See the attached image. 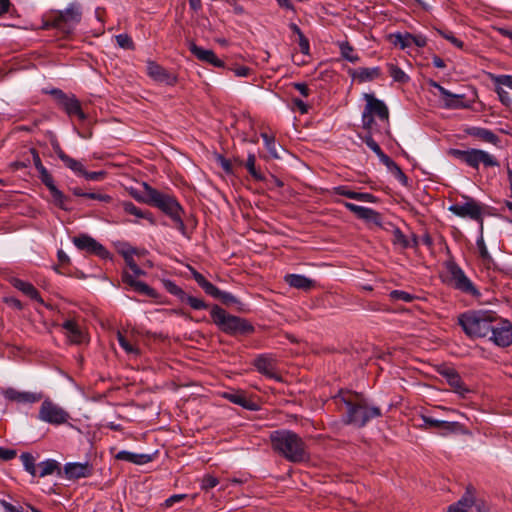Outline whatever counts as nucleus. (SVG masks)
<instances>
[{"instance_id": "obj_63", "label": "nucleus", "mask_w": 512, "mask_h": 512, "mask_svg": "<svg viewBox=\"0 0 512 512\" xmlns=\"http://www.w3.org/2000/svg\"><path fill=\"white\" fill-rule=\"evenodd\" d=\"M30 152L32 155L33 164H34L35 168L37 169V171L40 172V171L46 169L42 164L39 153L35 149H31Z\"/></svg>"}, {"instance_id": "obj_52", "label": "nucleus", "mask_w": 512, "mask_h": 512, "mask_svg": "<svg viewBox=\"0 0 512 512\" xmlns=\"http://www.w3.org/2000/svg\"><path fill=\"white\" fill-rule=\"evenodd\" d=\"M181 301L186 302L195 310H202V309H206L208 307L207 304L203 300L193 297V296H190L188 294H185Z\"/></svg>"}, {"instance_id": "obj_44", "label": "nucleus", "mask_w": 512, "mask_h": 512, "mask_svg": "<svg viewBox=\"0 0 512 512\" xmlns=\"http://www.w3.org/2000/svg\"><path fill=\"white\" fill-rule=\"evenodd\" d=\"M211 297L219 299L225 305L238 304V299L229 292L221 291L217 288L216 292L209 294Z\"/></svg>"}, {"instance_id": "obj_31", "label": "nucleus", "mask_w": 512, "mask_h": 512, "mask_svg": "<svg viewBox=\"0 0 512 512\" xmlns=\"http://www.w3.org/2000/svg\"><path fill=\"white\" fill-rule=\"evenodd\" d=\"M69 116H77L79 120H86L87 116L81 109L79 100L74 96H69L61 105Z\"/></svg>"}, {"instance_id": "obj_11", "label": "nucleus", "mask_w": 512, "mask_h": 512, "mask_svg": "<svg viewBox=\"0 0 512 512\" xmlns=\"http://www.w3.org/2000/svg\"><path fill=\"white\" fill-rule=\"evenodd\" d=\"M472 507H475L477 512H489L486 503L477 496L475 488L468 485L463 496L450 505L447 512H469Z\"/></svg>"}, {"instance_id": "obj_33", "label": "nucleus", "mask_w": 512, "mask_h": 512, "mask_svg": "<svg viewBox=\"0 0 512 512\" xmlns=\"http://www.w3.org/2000/svg\"><path fill=\"white\" fill-rule=\"evenodd\" d=\"M14 287L23 292L25 295L29 296L31 299L43 304L44 301L41 298L37 289L29 282H25L20 279H16L14 281Z\"/></svg>"}, {"instance_id": "obj_39", "label": "nucleus", "mask_w": 512, "mask_h": 512, "mask_svg": "<svg viewBox=\"0 0 512 512\" xmlns=\"http://www.w3.org/2000/svg\"><path fill=\"white\" fill-rule=\"evenodd\" d=\"M464 95L453 94L450 92V96L443 99V105L448 109H460L466 107L463 102Z\"/></svg>"}, {"instance_id": "obj_6", "label": "nucleus", "mask_w": 512, "mask_h": 512, "mask_svg": "<svg viewBox=\"0 0 512 512\" xmlns=\"http://www.w3.org/2000/svg\"><path fill=\"white\" fill-rule=\"evenodd\" d=\"M448 155L465 163L467 166L478 170L482 164L485 168L499 167L500 163L495 155L477 148L461 150L452 148L448 151Z\"/></svg>"}, {"instance_id": "obj_8", "label": "nucleus", "mask_w": 512, "mask_h": 512, "mask_svg": "<svg viewBox=\"0 0 512 512\" xmlns=\"http://www.w3.org/2000/svg\"><path fill=\"white\" fill-rule=\"evenodd\" d=\"M37 419L52 426H61L69 423V412L50 398H45L38 411Z\"/></svg>"}, {"instance_id": "obj_27", "label": "nucleus", "mask_w": 512, "mask_h": 512, "mask_svg": "<svg viewBox=\"0 0 512 512\" xmlns=\"http://www.w3.org/2000/svg\"><path fill=\"white\" fill-rule=\"evenodd\" d=\"M62 471L63 470L58 461L55 459H46L37 464L36 477L43 478L53 474L58 477H62Z\"/></svg>"}, {"instance_id": "obj_4", "label": "nucleus", "mask_w": 512, "mask_h": 512, "mask_svg": "<svg viewBox=\"0 0 512 512\" xmlns=\"http://www.w3.org/2000/svg\"><path fill=\"white\" fill-rule=\"evenodd\" d=\"M496 322V313L488 310H470L458 316V324L471 338L486 337Z\"/></svg>"}, {"instance_id": "obj_19", "label": "nucleus", "mask_w": 512, "mask_h": 512, "mask_svg": "<svg viewBox=\"0 0 512 512\" xmlns=\"http://www.w3.org/2000/svg\"><path fill=\"white\" fill-rule=\"evenodd\" d=\"M146 71L150 78L159 83L173 86L177 82V78L172 73L168 72L164 67L160 66L154 61L148 60L146 64Z\"/></svg>"}, {"instance_id": "obj_16", "label": "nucleus", "mask_w": 512, "mask_h": 512, "mask_svg": "<svg viewBox=\"0 0 512 512\" xmlns=\"http://www.w3.org/2000/svg\"><path fill=\"white\" fill-rule=\"evenodd\" d=\"M437 372L453 388L454 392L459 394L461 397H465L466 394L470 392V389L466 387L459 373L454 368L448 366H440L437 369Z\"/></svg>"}, {"instance_id": "obj_2", "label": "nucleus", "mask_w": 512, "mask_h": 512, "mask_svg": "<svg viewBox=\"0 0 512 512\" xmlns=\"http://www.w3.org/2000/svg\"><path fill=\"white\" fill-rule=\"evenodd\" d=\"M270 439L273 450L290 462H303L309 457L304 441L292 431H273Z\"/></svg>"}, {"instance_id": "obj_46", "label": "nucleus", "mask_w": 512, "mask_h": 512, "mask_svg": "<svg viewBox=\"0 0 512 512\" xmlns=\"http://www.w3.org/2000/svg\"><path fill=\"white\" fill-rule=\"evenodd\" d=\"M196 497V494H192V495H189V494H186V493H183V494H174L170 497H168L162 504L161 506L163 508H170L172 507L174 504L184 500V499H187V498H190L191 500H194V498Z\"/></svg>"}, {"instance_id": "obj_49", "label": "nucleus", "mask_w": 512, "mask_h": 512, "mask_svg": "<svg viewBox=\"0 0 512 512\" xmlns=\"http://www.w3.org/2000/svg\"><path fill=\"white\" fill-rule=\"evenodd\" d=\"M165 289L172 295L178 297L181 301L184 295L186 294L175 282L171 280L163 281Z\"/></svg>"}, {"instance_id": "obj_32", "label": "nucleus", "mask_w": 512, "mask_h": 512, "mask_svg": "<svg viewBox=\"0 0 512 512\" xmlns=\"http://www.w3.org/2000/svg\"><path fill=\"white\" fill-rule=\"evenodd\" d=\"M54 151L58 158L64 163V165L71 169L74 173L82 174L84 167L81 162L67 155L59 145L54 146Z\"/></svg>"}, {"instance_id": "obj_50", "label": "nucleus", "mask_w": 512, "mask_h": 512, "mask_svg": "<svg viewBox=\"0 0 512 512\" xmlns=\"http://www.w3.org/2000/svg\"><path fill=\"white\" fill-rule=\"evenodd\" d=\"M132 289L140 294H143V295H146L149 297L154 298L157 296L156 291L142 281H137L136 283H134V286L132 287Z\"/></svg>"}, {"instance_id": "obj_62", "label": "nucleus", "mask_w": 512, "mask_h": 512, "mask_svg": "<svg viewBox=\"0 0 512 512\" xmlns=\"http://www.w3.org/2000/svg\"><path fill=\"white\" fill-rule=\"evenodd\" d=\"M355 200L361 202L373 203L376 202V197L370 193L356 192Z\"/></svg>"}, {"instance_id": "obj_55", "label": "nucleus", "mask_w": 512, "mask_h": 512, "mask_svg": "<svg viewBox=\"0 0 512 512\" xmlns=\"http://www.w3.org/2000/svg\"><path fill=\"white\" fill-rule=\"evenodd\" d=\"M332 193L336 194V195L344 196V197H347V198L353 199V200H355V195H356V192L351 190L346 185L334 187L332 189Z\"/></svg>"}, {"instance_id": "obj_42", "label": "nucleus", "mask_w": 512, "mask_h": 512, "mask_svg": "<svg viewBox=\"0 0 512 512\" xmlns=\"http://www.w3.org/2000/svg\"><path fill=\"white\" fill-rule=\"evenodd\" d=\"M245 167L248 170V172L250 173V175L255 180H257V181L264 180L263 174L256 169V157H255V154H253V153H249L248 154V157H247V160H246V163H245Z\"/></svg>"}, {"instance_id": "obj_29", "label": "nucleus", "mask_w": 512, "mask_h": 512, "mask_svg": "<svg viewBox=\"0 0 512 512\" xmlns=\"http://www.w3.org/2000/svg\"><path fill=\"white\" fill-rule=\"evenodd\" d=\"M115 457L117 460L126 461L136 465H143L152 461L151 454L135 453L125 450L119 451Z\"/></svg>"}, {"instance_id": "obj_43", "label": "nucleus", "mask_w": 512, "mask_h": 512, "mask_svg": "<svg viewBox=\"0 0 512 512\" xmlns=\"http://www.w3.org/2000/svg\"><path fill=\"white\" fill-rule=\"evenodd\" d=\"M388 72L394 81L400 83H406L409 80L408 75L398 66L393 63L387 64Z\"/></svg>"}, {"instance_id": "obj_57", "label": "nucleus", "mask_w": 512, "mask_h": 512, "mask_svg": "<svg viewBox=\"0 0 512 512\" xmlns=\"http://www.w3.org/2000/svg\"><path fill=\"white\" fill-rule=\"evenodd\" d=\"M492 81L495 85H504L512 90V75H493Z\"/></svg>"}, {"instance_id": "obj_35", "label": "nucleus", "mask_w": 512, "mask_h": 512, "mask_svg": "<svg viewBox=\"0 0 512 512\" xmlns=\"http://www.w3.org/2000/svg\"><path fill=\"white\" fill-rule=\"evenodd\" d=\"M391 43L400 49H406L412 45V34L411 33H393L389 35Z\"/></svg>"}, {"instance_id": "obj_47", "label": "nucleus", "mask_w": 512, "mask_h": 512, "mask_svg": "<svg viewBox=\"0 0 512 512\" xmlns=\"http://www.w3.org/2000/svg\"><path fill=\"white\" fill-rule=\"evenodd\" d=\"M261 137L264 141V145L268 150L269 154L274 158H279L275 138L273 136L268 135L267 133H261Z\"/></svg>"}, {"instance_id": "obj_12", "label": "nucleus", "mask_w": 512, "mask_h": 512, "mask_svg": "<svg viewBox=\"0 0 512 512\" xmlns=\"http://www.w3.org/2000/svg\"><path fill=\"white\" fill-rule=\"evenodd\" d=\"M466 202L456 203L449 207L454 215L461 218H469L475 221H482V206L477 203L474 199L465 197Z\"/></svg>"}, {"instance_id": "obj_36", "label": "nucleus", "mask_w": 512, "mask_h": 512, "mask_svg": "<svg viewBox=\"0 0 512 512\" xmlns=\"http://www.w3.org/2000/svg\"><path fill=\"white\" fill-rule=\"evenodd\" d=\"M372 133L367 131V134L362 137V140L365 142V144L378 156L379 160L383 163L389 156H387L378 143L372 138Z\"/></svg>"}, {"instance_id": "obj_10", "label": "nucleus", "mask_w": 512, "mask_h": 512, "mask_svg": "<svg viewBox=\"0 0 512 512\" xmlns=\"http://www.w3.org/2000/svg\"><path fill=\"white\" fill-rule=\"evenodd\" d=\"M446 270L449 274L448 283L455 289L472 295L479 296L480 292L474 286L472 281L465 275L463 269L454 261H447L445 263Z\"/></svg>"}, {"instance_id": "obj_51", "label": "nucleus", "mask_w": 512, "mask_h": 512, "mask_svg": "<svg viewBox=\"0 0 512 512\" xmlns=\"http://www.w3.org/2000/svg\"><path fill=\"white\" fill-rule=\"evenodd\" d=\"M390 298L394 301H403L406 303L412 302L415 296L402 290H393L389 294Z\"/></svg>"}, {"instance_id": "obj_34", "label": "nucleus", "mask_w": 512, "mask_h": 512, "mask_svg": "<svg viewBox=\"0 0 512 512\" xmlns=\"http://www.w3.org/2000/svg\"><path fill=\"white\" fill-rule=\"evenodd\" d=\"M383 164L388 168V170L403 186L408 185V177L405 175V173L402 171V169L396 162H394L390 157H388L387 160L383 162Z\"/></svg>"}, {"instance_id": "obj_37", "label": "nucleus", "mask_w": 512, "mask_h": 512, "mask_svg": "<svg viewBox=\"0 0 512 512\" xmlns=\"http://www.w3.org/2000/svg\"><path fill=\"white\" fill-rule=\"evenodd\" d=\"M338 47L340 49L341 56L351 62L357 63L360 60V57L354 53V48L347 41H342L338 43Z\"/></svg>"}, {"instance_id": "obj_58", "label": "nucleus", "mask_w": 512, "mask_h": 512, "mask_svg": "<svg viewBox=\"0 0 512 512\" xmlns=\"http://www.w3.org/2000/svg\"><path fill=\"white\" fill-rule=\"evenodd\" d=\"M81 175L83 177H85L86 180H89V181H100V180L104 179V177L106 176V172L105 171L88 172L84 169V172H82Z\"/></svg>"}, {"instance_id": "obj_5", "label": "nucleus", "mask_w": 512, "mask_h": 512, "mask_svg": "<svg viewBox=\"0 0 512 512\" xmlns=\"http://www.w3.org/2000/svg\"><path fill=\"white\" fill-rule=\"evenodd\" d=\"M210 315L215 325L230 336L249 335L255 330L249 321L227 313L218 305L211 308Z\"/></svg>"}, {"instance_id": "obj_14", "label": "nucleus", "mask_w": 512, "mask_h": 512, "mask_svg": "<svg viewBox=\"0 0 512 512\" xmlns=\"http://www.w3.org/2000/svg\"><path fill=\"white\" fill-rule=\"evenodd\" d=\"M94 466L89 461L67 462L62 471V477L67 479L89 478L93 476Z\"/></svg>"}, {"instance_id": "obj_26", "label": "nucleus", "mask_w": 512, "mask_h": 512, "mask_svg": "<svg viewBox=\"0 0 512 512\" xmlns=\"http://www.w3.org/2000/svg\"><path fill=\"white\" fill-rule=\"evenodd\" d=\"M422 419L426 426L437 428L441 431L442 435L458 432L461 428V425L458 422L438 420L429 416H423Z\"/></svg>"}, {"instance_id": "obj_28", "label": "nucleus", "mask_w": 512, "mask_h": 512, "mask_svg": "<svg viewBox=\"0 0 512 512\" xmlns=\"http://www.w3.org/2000/svg\"><path fill=\"white\" fill-rule=\"evenodd\" d=\"M349 74L354 80L363 83L378 78L381 74V70L379 67L358 68L350 69Z\"/></svg>"}, {"instance_id": "obj_25", "label": "nucleus", "mask_w": 512, "mask_h": 512, "mask_svg": "<svg viewBox=\"0 0 512 512\" xmlns=\"http://www.w3.org/2000/svg\"><path fill=\"white\" fill-rule=\"evenodd\" d=\"M62 329L65 331V335L70 343L82 344L85 342V334L75 320H65L62 324Z\"/></svg>"}, {"instance_id": "obj_53", "label": "nucleus", "mask_w": 512, "mask_h": 512, "mask_svg": "<svg viewBox=\"0 0 512 512\" xmlns=\"http://www.w3.org/2000/svg\"><path fill=\"white\" fill-rule=\"evenodd\" d=\"M504 85H495V92L497 93L500 102L509 107L512 105V98L510 94L503 88Z\"/></svg>"}, {"instance_id": "obj_24", "label": "nucleus", "mask_w": 512, "mask_h": 512, "mask_svg": "<svg viewBox=\"0 0 512 512\" xmlns=\"http://www.w3.org/2000/svg\"><path fill=\"white\" fill-rule=\"evenodd\" d=\"M343 205L351 212H353L357 217L373 222L377 225H381V216L375 210L359 206L350 202H343Z\"/></svg>"}, {"instance_id": "obj_30", "label": "nucleus", "mask_w": 512, "mask_h": 512, "mask_svg": "<svg viewBox=\"0 0 512 512\" xmlns=\"http://www.w3.org/2000/svg\"><path fill=\"white\" fill-rule=\"evenodd\" d=\"M284 280L290 287L305 291L310 290L315 284L314 280L300 274H287Z\"/></svg>"}, {"instance_id": "obj_56", "label": "nucleus", "mask_w": 512, "mask_h": 512, "mask_svg": "<svg viewBox=\"0 0 512 512\" xmlns=\"http://www.w3.org/2000/svg\"><path fill=\"white\" fill-rule=\"evenodd\" d=\"M118 252L123 256L125 261L133 258V256L137 254L136 248L130 246L128 243L120 244Z\"/></svg>"}, {"instance_id": "obj_60", "label": "nucleus", "mask_w": 512, "mask_h": 512, "mask_svg": "<svg viewBox=\"0 0 512 512\" xmlns=\"http://www.w3.org/2000/svg\"><path fill=\"white\" fill-rule=\"evenodd\" d=\"M16 457V450L0 447V460L8 461Z\"/></svg>"}, {"instance_id": "obj_23", "label": "nucleus", "mask_w": 512, "mask_h": 512, "mask_svg": "<svg viewBox=\"0 0 512 512\" xmlns=\"http://www.w3.org/2000/svg\"><path fill=\"white\" fill-rule=\"evenodd\" d=\"M464 131L467 135L477 138L482 142L492 144L496 147L500 146V137L487 128L471 126L467 127Z\"/></svg>"}, {"instance_id": "obj_41", "label": "nucleus", "mask_w": 512, "mask_h": 512, "mask_svg": "<svg viewBox=\"0 0 512 512\" xmlns=\"http://www.w3.org/2000/svg\"><path fill=\"white\" fill-rule=\"evenodd\" d=\"M121 206L123 210L131 215H134L138 218H146L149 219L152 222V219L149 217L151 214L148 212L142 211L140 208H138L136 205H134L130 201H124L121 203Z\"/></svg>"}, {"instance_id": "obj_61", "label": "nucleus", "mask_w": 512, "mask_h": 512, "mask_svg": "<svg viewBox=\"0 0 512 512\" xmlns=\"http://www.w3.org/2000/svg\"><path fill=\"white\" fill-rule=\"evenodd\" d=\"M125 263L131 269V271L133 272V274L135 276L145 275V272L141 268H139V266L136 264L134 258H130V259L126 260Z\"/></svg>"}, {"instance_id": "obj_38", "label": "nucleus", "mask_w": 512, "mask_h": 512, "mask_svg": "<svg viewBox=\"0 0 512 512\" xmlns=\"http://www.w3.org/2000/svg\"><path fill=\"white\" fill-rule=\"evenodd\" d=\"M20 460L30 476L36 478L37 464H35L34 456L31 453L24 452L20 455Z\"/></svg>"}, {"instance_id": "obj_40", "label": "nucleus", "mask_w": 512, "mask_h": 512, "mask_svg": "<svg viewBox=\"0 0 512 512\" xmlns=\"http://www.w3.org/2000/svg\"><path fill=\"white\" fill-rule=\"evenodd\" d=\"M192 275L197 284L205 291L206 294H210L217 291V287L196 270L192 269Z\"/></svg>"}, {"instance_id": "obj_9", "label": "nucleus", "mask_w": 512, "mask_h": 512, "mask_svg": "<svg viewBox=\"0 0 512 512\" xmlns=\"http://www.w3.org/2000/svg\"><path fill=\"white\" fill-rule=\"evenodd\" d=\"M82 19V7L77 2L70 3L65 10L58 11L53 18V27L64 33H71Z\"/></svg>"}, {"instance_id": "obj_15", "label": "nucleus", "mask_w": 512, "mask_h": 512, "mask_svg": "<svg viewBox=\"0 0 512 512\" xmlns=\"http://www.w3.org/2000/svg\"><path fill=\"white\" fill-rule=\"evenodd\" d=\"M490 339L499 347H508L512 344V323L508 320L496 322Z\"/></svg>"}, {"instance_id": "obj_3", "label": "nucleus", "mask_w": 512, "mask_h": 512, "mask_svg": "<svg viewBox=\"0 0 512 512\" xmlns=\"http://www.w3.org/2000/svg\"><path fill=\"white\" fill-rule=\"evenodd\" d=\"M144 194L145 197L143 198V201L145 203L157 207L163 213L169 216L175 223V227L178 229V231L182 235L187 236L186 226L182 219L184 210L174 196L167 193H162L146 183H144Z\"/></svg>"}, {"instance_id": "obj_17", "label": "nucleus", "mask_w": 512, "mask_h": 512, "mask_svg": "<svg viewBox=\"0 0 512 512\" xmlns=\"http://www.w3.org/2000/svg\"><path fill=\"white\" fill-rule=\"evenodd\" d=\"M38 173L40 180L50 191L53 203L63 210H68V207L66 206L68 198L56 187L54 179L48 170L44 169Z\"/></svg>"}, {"instance_id": "obj_48", "label": "nucleus", "mask_w": 512, "mask_h": 512, "mask_svg": "<svg viewBox=\"0 0 512 512\" xmlns=\"http://www.w3.org/2000/svg\"><path fill=\"white\" fill-rule=\"evenodd\" d=\"M115 40H116L118 46L122 49H126V50H134L135 49V45H134L132 38L126 33L116 35Z\"/></svg>"}, {"instance_id": "obj_1", "label": "nucleus", "mask_w": 512, "mask_h": 512, "mask_svg": "<svg viewBox=\"0 0 512 512\" xmlns=\"http://www.w3.org/2000/svg\"><path fill=\"white\" fill-rule=\"evenodd\" d=\"M334 401L339 408L341 405L345 407L344 423L357 428H362L372 419L382 416L380 407L372 405L362 393L340 391Z\"/></svg>"}, {"instance_id": "obj_64", "label": "nucleus", "mask_w": 512, "mask_h": 512, "mask_svg": "<svg viewBox=\"0 0 512 512\" xmlns=\"http://www.w3.org/2000/svg\"><path fill=\"white\" fill-rule=\"evenodd\" d=\"M0 505L3 507L5 512H23V510L20 507H16L15 505L11 504L10 502L1 499Z\"/></svg>"}, {"instance_id": "obj_59", "label": "nucleus", "mask_w": 512, "mask_h": 512, "mask_svg": "<svg viewBox=\"0 0 512 512\" xmlns=\"http://www.w3.org/2000/svg\"><path fill=\"white\" fill-rule=\"evenodd\" d=\"M439 33L442 35V37H444L445 39H447L450 43H452L454 46H456L457 48L459 49H462L464 44L461 40H459L458 38H456L452 33H445L443 31H439Z\"/></svg>"}, {"instance_id": "obj_20", "label": "nucleus", "mask_w": 512, "mask_h": 512, "mask_svg": "<svg viewBox=\"0 0 512 512\" xmlns=\"http://www.w3.org/2000/svg\"><path fill=\"white\" fill-rule=\"evenodd\" d=\"M253 365L256 370L272 379H278L276 373V360L271 354H260L254 361Z\"/></svg>"}, {"instance_id": "obj_7", "label": "nucleus", "mask_w": 512, "mask_h": 512, "mask_svg": "<svg viewBox=\"0 0 512 512\" xmlns=\"http://www.w3.org/2000/svg\"><path fill=\"white\" fill-rule=\"evenodd\" d=\"M364 99L366 100V105L362 113L363 129L374 132L376 130L375 117H378L380 121L388 124L389 110L386 104L382 100L377 99L374 94L365 93Z\"/></svg>"}, {"instance_id": "obj_13", "label": "nucleus", "mask_w": 512, "mask_h": 512, "mask_svg": "<svg viewBox=\"0 0 512 512\" xmlns=\"http://www.w3.org/2000/svg\"><path fill=\"white\" fill-rule=\"evenodd\" d=\"M72 242L80 251L96 255L102 259L110 258L109 251L102 244L87 234H81L74 237Z\"/></svg>"}, {"instance_id": "obj_45", "label": "nucleus", "mask_w": 512, "mask_h": 512, "mask_svg": "<svg viewBox=\"0 0 512 512\" xmlns=\"http://www.w3.org/2000/svg\"><path fill=\"white\" fill-rule=\"evenodd\" d=\"M117 340L126 353L133 354L135 356L139 355V349L130 343L120 331L117 332Z\"/></svg>"}, {"instance_id": "obj_54", "label": "nucleus", "mask_w": 512, "mask_h": 512, "mask_svg": "<svg viewBox=\"0 0 512 512\" xmlns=\"http://www.w3.org/2000/svg\"><path fill=\"white\" fill-rule=\"evenodd\" d=\"M393 243L400 245L402 248L410 246L408 239L399 228H394L393 230Z\"/></svg>"}, {"instance_id": "obj_21", "label": "nucleus", "mask_w": 512, "mask_h": 512, "mask_svg": "<svg viewBox=\"0 0 512 512\" xmlns=\"http://www.w3.org/2000/svg\"><path fill=\"white\" fill-rule=\"evenodd\" d=\"M222 397L233 404L239 405L249 411L259 410V405L247 397V394L241 390H233L222 393Z\"/></svg>"}, {"instance_id": "obj_22", "label": "nucleus", "mask_w": 512, "mask_h": 512, "mask_svg": "<svg viewBox=\"0 0 512 512\" xmlns=\"http://www.w3.org/2000/svg\"><path fill=\"white\" fill-rule=\"evenodd\" d=\"M190 52L200 61L208 63L214 67H224V62L220 60L216 54L210 49H204L195 43L189 44Z\"/></svg>"}, {"instance_id": "obj_18", "label": "nucleus", "mask_w": 512, "mask_h": 512, "mask_svg": "<svg viewBox=\"0 0 512 512\" xmlns=\"http://www.w3.org/2000/svg\"><path fill=\"white\" fill-rule=\"evenodd\" d=\"M3 396L6 400L19 404H33L43 399V394L40 392L18 391L14 388L5 389Z\"/></svg>"}]
</instances>
